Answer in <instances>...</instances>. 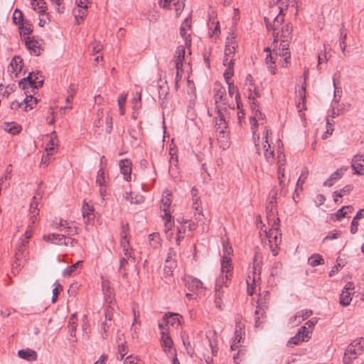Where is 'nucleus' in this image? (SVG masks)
<instances>
[{"label":"nucleus","mask_w":364,"mask_h":364,"mask_svg":"<svg viewBox=\"0 0 364 364\" xmlns=\"http://www.w3.org/2000/svg\"><path fill=\"white\" fill-rule=\"evenodd\" d=\"M28 241L26 239H21L17 245L15 252V262L12 264V271L14 273L18 272V267L25 264L28 256Z\"/></svg>","instance_id":"f257e3e1"},{"label":"nucleus","mask_w":364,"mask_h":364,"mask_svg":"<svg viewBox=\"0 0 364 364\" xmlns=\"http://www.w3.org/2000/svg\"><path fill=\"white\" fill-rule=\"evenodd\" d=\"M363 350L364 338H360L353 341L348 346L344 353L343 363L344 364H351L352 361L363 352Z\"/></svg>","instance_id":"f03ea898"},{"label":"nucleus","mask_w":364,"mask_h":364,"mask_svg":"<svg viewBox=\"0 0 364 364\" xmlns=\"http://www.w3.org/2000/svg\"><path fill=\"white\" fill-rule=\"evenodd\" d=\"M279 8V13L276 16H271L264 17V23L268 30L273 31L274 43H277L279 41V31L282 28L281 26L284 21V16L283 14L284 8Z\"/></svg>","instance_id":"7ed1b4c3"},{"label":"nucleus","mask_w":364,"mask_h":364,"mask_svg":"<svg viewBox=\"0 0 364 364\" xmlns=\"http://www.w3.org/2000/svg\"><path fill=\"white\" fill-rule=\"evenodd\" d=\"M226 281H224V277L222 276L219 279H217L215 284V304L217 308L222 310L223 306V300L226 299V294L224 290V287L227 288Z\"/></svg>","instance_id":"20e7f679"},{"label":"nucleus","mask_w":364,"mask_h":364,"mask_svg":"<svg viewBox=\"0 0 364 364\" xmlns=\"http://www.w3.org/2000/svg\"><path fill=\"white\" fill-rule=\"evenodd\" d=\"M183 280L185 287L191 291L197 292L204 289L202 282L193 276L186 275Z\"/></svg>","instance_id":"39448f33"},{"label":"nucleus","mask_w":364,"mask_h":364,"mask_svg":"<svg viewBox=\"0 0 364 364\" xmlns=\"http://www.w3.org/2000/svg\"><path fill=\"white\" fill-rule=\"evenodd\" d=\"M354 294V284L348 282L343 288L341 295L339 303L343 306H347L352 301V295Z\"/></svg>","instance_id":"423d86ee"},{"label":"nucleus","mask_w":364,"mask_h":364,"mask_svg":"<svg viewBox=\"0 0 364 364\" xmlns=\"http://www.w3.org/2000/svg\"><path fill=\"white\" fill-rule=\"evenodd\" d=\"M171 194L168 193L166 197L161 200V210L164 212V218L166 220L165 226L168 228H171V215L169 211V208L171 204Z\"/></svg>","instance_id":"0eeeda50"},{"label":"nucleus","mask_w":364,"mask_h":364,"mask_svg":"<svg viewBox=\"0 0 364 364\" xmlns=\"http://www.w3.org/2000/svg\"><path fill=\"white\" fill-rule=\"evenodd\" d=\"M264 117V114H262L259 109H257V110H255L253 112V116L251 117V118H250V120L253 122V124H252V127H251V129L252 130L253 139L255 140V147H256L257 153L258 154V155H260V152H259V145L257 144V141H256V136H257V140H259V136L256 134V128L258 126V124L257 122V119L261 120V119H263Z\"/></svg>","instance_id":"6e6552de"},{"label":"nucleus","mask_w":364,"mask_h":364,"mask_svg":"<svg viewBox=\"0 0 364 364\" xmlns=\"http://www.w3.org/2000/svg\"><path fill=\"white\" fill-rule=\"evenodd\" d=\"M33 75V72L29 73L27 77H24L19 82V87L22 90H26L28 88L38 89L41 87L43 84V80H41L38 82H33L32 81V75Z\"/></svg>","instance_id":"1a4fd4ad"},{"label":"nucleus","mask_w":364,"mask_h":364,"mask_svg":"<svg viewBox=\"0 0 364 364\" xmlns=\"http://www.w3.org/2000/svg\"><path fill=\"white\" fill-rule=\"evenodd\" d=\"M236 36L235 33H230L226 39V44L225 48V56H230L231 54H233L235 52L236 48H237V43L235 41Z\"/></svg>","instance_id":"9d476101"},{"label":"nucleus","mask_w":364,"mask_h":364,"mask_svg":"<svg viewBox=\"0 0 364 364\" xmlns=\"http://www.w3.org/2000/svg\"><path fill=\"white\" fill-rule=\"evenodd\" d=\"M24 41L26 48L30 50L31 53H33L35 55L41 54V48L38 41L28 36L25 37Z\"/></svg>","instance_id":"9b49d317"},{"label":"nucleus","mask_w":364,"mask_h":364,"mask_svg":"<svg viewBox=\"0 0 364 364\" xmlns=\"http://www.w3.org/2000/svg\"><path fill=\"white\" fill-rule=\"evenodd\" d=\"M313 312L311 310L303 309L296 313V314L290 318V323L292 325H298L303 321L310 317Z\"/></svg>","instance_id":"f8f14e48"},{"label":"nucleus","mask_w":364,"mask_h":364,"mask_svg":"<svg viewBox=\"0 0 364 364\" xmlns=\"http://www.w3.org/2000/svg\"><path fill=\"white\" fill-rule=\"evenodd\" d=\"M119 168L121 173L124 176V178L127 181H130L132 173V161L127 159L121 160L119 161Z\"/></svg>","instance_id":"ddd939ff"},{"label":"nucleus","mask_w":364,"mask_h":364,"mask_svg":"<svg viewBox=\"0 0 364 364\" xmlns=\"http://www.w3.org/2000/svg\"><path fill=\"white\" fill-rule=\"evenodd\" d=\"M293 26L291 23L282 26L279 31V40L281 41H290L292 38Z\"/></svg>","instance_id":"4468645a"},{"label":"nucleus","mask_w":364,"mask_h":364,"mask_svg":"<svg viewBox=\"0 0 364 364\" xmlns=\"http://www.w3.org/2000/svg\"><path fill=\"white\" fill-rule=\"evenodd\" d=\"M161 346L164 348L165 353H171V352L173 350L172 348L173 343L171 336H169L168 333L166 331L161 332Z\"/></svg>","instance_id":"2eb2a0df"},{"label":"nucleus","mask_w":364,"mask_h":364,"mask_svg":"<svg viewBox=\"0 0 364 364\" xmlns=\"http://www.w3.org/2000/svg\"><path fill=\"white\" fill-rule=\"evenodd\" d=\"M346 170L347 168H341L337 169L332 174H331L329 178L326 181H324L323 186L329 187L332 186L337 180L342 177Z\"/></svg>","instance_id":"dca6fc26"},{"label":"nucleus","mask_w":364,"mask_h":364,"mask_svg":"<svg viewBox=\"0 0 364 364\" xmlns=\"http://www.w3.org/2000/svg\"><path fill=\"white\" fill-rule=\"evenodd\" d=\"M215 95L214 99L215 101V104L218 105V103H222L223 105H226V90L224 87L220 85H217L215 87Z\"/></svg>","instance_id":"f3484780"},{"label":"nucleus","mask_w":364,"mask_h":364,"mask_svg":"<svg viewBox=\"0 0 364 364\" xmlns=\"http://www.w3.org/2000/svg\"><path fill=\"white\" fill-rule=\"evenodd\" d=\"M231 268V258H225L223 257L221 270L223 272L222 276L224 277V281L228 282L230 279V277L231 276V274L230 273Z\"/></svg>","instance_id":"a211bd4d"},{"label":"nucleus","mask_w":364,"mask_h":364,"mask_svg":"<svg viewBox=\"0 0 364 364\" xmlns=\"http://www.w3.org/2000/svg\"><path fill=\"white\" fill-rule=\"evenodd\" d=\"M18 355L24 360H26L28 361H34L37 360L38 355L37 353L31 350L30 348L26 349H22L18 350Z\"/></svg>","instance_id":"6ab92c4d"},{"label":"nucleus","mask_w":364,"mask_h":364,"mask_svg":"<svg viewBox=\"0 0 364 364\" xmlns=\"http://www.w3.org/2000/svg\"><path fill=\"white\" fill-rule=\"evenodd\" d=\"M278 229H279V225L278 224V223L277 221H274L273 224H272V228L269 230V231L268 232H267L265 231L266 235L269 238V247H270L271 252H272V255L274 256H276L278 254L277 247H276V245H273V241L272 240L271 237H272V235L273 234V230H277Z\"/></svg>","instance_id":"aec40b11"},{"label":"nucleus","mask_w":364,"mask_h":364,"mask_svg":"<svg viewBox=\"0 0 364 364\" xmlns=\"http://www.w3.org/2000/svg\"><path fill=\"white\" fill-rule=\"evenodd\" d=\"M206 337L208 339L209 346L213 356L217 355L218 350V341L216 339V332L215 331L207 333Z\"/></svg>","instance_id":"412c9836"},{"label":"nucleus","mask_w":364,"mask_h":364,"mask_svg":"<svg viewBox=\"0 0 364 364\" xmlns=\"http://www.w3.org/2000/svg\"><path fill=\"white\" fill-rule=\"evenodd\" d=\"M124 198L132 204H141L144 201V197L142 195L134 192L125 193Z\"/></svg>","instance_id":"4be33fe9"},{"label":"nucleus","mask_w":364,"mask_h":364,"mask_svg":"<svg viewBox=\"0 0 364 364\" xmlns=\"http://www.w3.org/2000/svg\"><path fill=\"white\" fill-rule=\"evenodd\" d=\"M275 210H276V205L267 203L266 206V211H267V219L269 221V224L272 226V224H273L274 221H277L278 224L279 225V219L277 218L275 219Z\"/></svg>","instance_id":"5701e85b"},{"label":"nucleus","mask_w":364,"mask_h":364,"mask_svg":"<svg viewBox=\"0 0 364 364\" xmlns=\"http://www.w3.org/2000/svg\"><path fill=\"white\" fill-rule=\"evenodd\" d=\"M64 237V235L52 233L48 235H43V238L44 240L50 242L53 244L58 245H63V241Z\"/></svg>","instance_id":"b1692460"},{"label":"nucleus","mask_w":364,"mask_h":364,"mask_svg":"<svg viewBox=\"0 0 364 364\" xmlns=\"http://www.w3.org/2000/svg\"><path fill=\"white\" fill-rule=\"evenodd\" d=\"M94 208L92 205H90L85 200L83 202L82 207V213L83 218L85 219L87 218V222H89L90 220H92L94 218Z\"/></svg>","instance_id":"393cba45"},{"label":"nucleus","mask_w":364,"mask_h":364,"mask_svg":"<svg viewBox=\"0 0 364 364\" xmlns=\"http://www.w3.org/2000/svg\"><path fill=\"white\" fill-rule=\"evenodd\" d=\"M191 21L189 17H187L183 22L181 24V28H180V33L181 36L185 38L186 43L187 44L188 42L191 43V40L188 39L189 36H187V31L191 28Z\"/></svg>","instance_id":"a878e982"},{"label":"nucleus","mask_w":364,"mask_h":364,"mask_svg":"<svg viewBox=\"0 0 364 364\" xmlns=\"http://www.w3.org/2000/svg\"><path fill=\"white\" fill-rule=\"evenodd\" d=\"M180 318H182V316L178 314L168 313L164 316L163 320L166 322V326L168 324L173 326L176 322L180 324Z\"/></svg>","instance_id":"bb28decb"},{"label":"nucleus","mask_w":364,"mask_h":364,"mask_svg":"<svg viewBox=\"0 0 364 364\" xmlns=\"http://www.w3.org/2000/svg\"><path fill=\"white\" fill-rule=\"evenodd\" d=\"M37 208V196H34L30 205V213L31 214L30 220L33 224L36 223L37 220V215H38V210Z\"/></svg>","instance_id":"cd10ccee"},{"label":"nucleus","mask_w":364,"mask_h":364,"mask_svg":"<svg viewBox=\"0 0 364 364\" xmlns=\"http://www.w3.org/2000/svg\"><path fill=\"white\" fill-rule=\"evenodd\" d=\"M58 137L56 132L53 131L50 134L49 141L46 144V150L48 152V155H51L53 151L55 150V146L57 145Z\"/></svg>","instance_id":"c85d7f7f"},{"label":"nucleus","mask_w":364,"mask_h":364,"mask_svg":"<svg viewBox=\"0 0 364 364\" xmlns=\"http://www.w3.org/2000/svg\"><path fill=\"white\" fill-rule=\"evenodd\" d=\"M77 318L76 314H73L70 316L68 321V329H69V333L71 337L75 336L76 333V327H77Z\"/></svg>","instance_id":"c756f323"},{"label":"nucleus","mask_w":364,"mask_h":364,"mask_svg":"<svg viewBox=\"0 0 364 364\" xmlns=\"http://www.w3.org/2000/svg\"><path fill=\"white\" fill-rule=\"evenodd\" d=\"M23 60L19 56H14L10 63V66L13 69V71L17 75L18 72H21L22 70Z\"/></svg>","instance_id":"7c9ffc66"},{"label":"nucleus","mask_w":364,"mask_h":364,"mask_svg":"<svg viewBox=\"0 0 364 364\" xmlns=\"http://www.w3.org/2000/svg\"><path fill=\"white\" fill-rule=\"evenodd\" d=\"M96 183L101 186V188H100V192L101 195H103V193L105 192V189L102 188V186L105 183V171L103 170V168H100L98 171L96 178Z\"/></svg>","instance_id":"2f4dec72"},{"label":"nucleus","mask_w":364,"mask_h":364,"mask_svg":"<svg viewBox=\"0 0 364 364\" xmlns=\"http://www.w3.org/2000/svg\"><path fill=\"white\" fill-rule=\"evenodd\" d=\"M19 29L21 30V35L25 36L33 31V26L30 21L26 19L24 22L20 24Z\"/></svg>","instance_id":"473e14b6"},{"label":"nucleus","mask_w":364,"mask_h":364,"mask_svg":"<svg viewBox=\"0 0 364 364\" xmlns=\"http://www.w3.org/2000/svg\"><path fill=\"white\" fill-rule=\"evenodd\" d=\"M149 244L153 248H158L161 245V238L158 232H153L149 235Z\"/></svg>","instance_id":"72a5a7b5"},{"label":"nucleus","mask_w":364,"mask_h":364,"mask_svg":"<svg viewBox=\"0 0 364 364\" xmlns=\"http://www.w3.org/2000/svg\"><path fill=\"white\" fill-rule=\"evenodd\" d=\"M353 189V186L350 184H348L345 186L343 188L339 191H334L333 193V196L336 197H343L346 195L349 194L352 190Z\"/></svg>","instance_id":"f704fd0d"},{"label":"nucleus","mask_w":364,"mask_h":364,"mask_svg":"<svg viewBox=\"0 0 364 364\" xmlns=\"http://www.w3.org/2000/svg\"><path fill=\"white\" fill-rule=\"evenodd\" d=\"M233 66H234V60L232 58H231L228 63V68L224 73V77L227 82H230L231 77L234 75Z\"/></svg>","instance_id":"c9c22d12"},{"label":"nucleus","mask_w":364,"mask_h":364,"mask_svg":"<svg viewBox=\"0 0 364 364\" xmlns=\"http://www.w3.org/2000/svg\"><path fill=\"white\" fill-rule=\"evenodd\" d=\"M308 262L311 266L316 267L319 264H323L324 259L322 258V257L320 255L314 254L309 258Z\"/></svg>","instance_id":"e433bc0d"},{"label":"nucleus","mask_w":364,"mask_h":364,"mask_svg":"<svg viewBox=\"0 0 364 364\" xmlns=\"http://www.w3.org/2000/svg\"><path fill=\"white\" fill-rule=\"evenodd\" d=\"M262 255L259 252H255L254 259H253V265L252 270H257L259 272H262Z\"/></svg>","instance_id":"4c0bfd02"},{"label":"nucleus","mask_w":364,"mask_h":364,"mask_svg":"<svg viewBox=\"0 0 364 364\" xmlns=\"http://www.w3.org/2000/svg\"><path fill=\"white\" fill-rule=\"evenodd\" d=\"M168 87L166 86H159V99L161 100V105L162 107H166V96L168 95Z\"/></svg>","instance_id":"58836bf2"},{"label":"nucleus","mask_w":364,"mask_h":364,"mask_svg":"<svg viewBox=\"0 0 364 364\" xmlns=\"http://www.w3.org/2000/svg\"><path fill=\"white\" fill-rule=\"evenodd\" d=\"M351 168L353 170V173L357 175L364 174V165L360 162L352 160Z\"/></svg>","instance_id":"ea45409f"},{"label":"nucleus","mask_w":364,"mask_h":364,"mask_svg":"<svg viewBox=\"0 0 364 364\" xmlns=\"http://www.w3.org/2000/svg\"><path fill=\"white\" fill-rule=\"evenodd\" d=\"M26 19L24 18L23 13L18 9H16L13 14V21L16 24H21Z\"/></svg>","instance_id":"a19ab883"},{"label":"nucleus","mask_w":364,"mask_h":364,"mask_svg":"<svg viewBox=\"0 0 364 364\" xmlns=\"http://www.w3.org/2000/svg\"><path fill=\"white\" fill-rule=\"evenodd\" d=\"M223 257L230 258L233 253L232 248L228 241L223 242Z\"/></svg>","instance_id":"79ce46f5"},{"label":"nucleus","mask_w":364,"mask_h":364,"mask_svg":"<svg viewBox=\"0 0 364 364\" xmlns=\"http://www.w3.org/2000/svg\"><path fill=\"white\" fill-rule=\"evenodd\" d=\"M282 264L280 262H275L271 268L270 276H279L282 272Z\"/></svg>","instance_id":"37998d69"},{"label":"nucleus","mask_w":364,"mask_h":364,"mask_svg":"<svg viewBox=\"0 0 364 364\" xmlns=\"http://www.w3.org/2000/svg\"><path fill=\"white\" fill-rule=\"evenodd\" d=\"M345 209H350V213L353 210V208L351 205H346L338 209L335 214L336 220H340L342 218H344L347 215V211H345Z\"/></svg>","instance_id":"c03bdc74"},{"label":"nucleus","mask_w":364,"mask_h":364,"mask_svg":"<svg viewBox=\"0 0 364 364\" xmlns=\"http://www.w3.org/2000/svg\"><path fill=\"white\" fill-rule=\"evenodd\" d=\"M4 129L9 133L16 134L20 132L21 127L17 124H11L9 123L5 124Z\"/></svg>","instance_id":"a18cd8bd"},{"label":"nucleus","mask_w":364,"mask_h":364,"mask_svg":"<svg viewBox=\"0 0 364 364\" xmlns=\"http://www.w3.org/2000/svg\"><path fill=\"white\" fill-rule=\"evenodd\" d=\"M54 285L55 287L53 289V296L51 299L52 303L56 302L60 292L63 291V286L60 283L55 282Z\"/></svg>","instance_id":"49530a36"},{"label":"nucleus","mask_w":364,"mask_h":364,"mask_svg":"<svg viewBox=\"0 0 364 364\" xmlns=\"http://www.w3.org/2000/svg\"><path fill=\"white\" fill-rule=\"evenodd\" d=\"M297 333H299V335L301 336L302 341H304L306 338L308 339V338H311L310 334L311 333V332L309 330V328L306 327V326L300 327L299 328Z\"/></svg>","instance_id":"de8ad7c7"},{"label":"nucleus","mask_w":364,"mask_h":364,"mask_svg":"<svg viewBox=\"0 0 364 364\" xmlns=\"http://www.w3.org/2000/svg\"><path fill=\"white\" fill-rule=\"evenodd\" d=\"M81 262H82L81 261H77L74 264L65 268V270L63 271V274L65 276H71L73 273H75L77 271V269L78 268V267Z\"/></svg>","instance_id":"09e8293b"},{"label":"nucleus","mask_w":364,"mask_h":364,"mask_svg":"<svg viewBox=\"0 0 364 364\" xmlns=\"http://www.w3.org/2000/svg\"><path fill=\"white\" fill-rule=\"evenodd\" d=\"M127 353L126 345L124 343L119 344L117 348V359L119 360H123Z\"/></svg>","instance_id":"8fccbe9b"},{"label":"nucleus","mask_w":364,"mask_h":364,"mask_svg":"<svg viewBox=\"0 0 364 364\" xmlns=\"http://www.w3.org/2000/svg\"><path fill=\"white\" fill-rule=\"evenodd\" d=\"M186 48L183 46H179L177 47L176 50L175 52L174 58L176 60H181L183 61L185 58Z\"/></svg>","instance_id":"3c124183"},{"label":"nucleus","mask_w":364,"mask_h":364,"mask_svg":"<svg viewBox=\"0 0 364 364\" xmlns=\"http://www.w3.org/2000/svg\"><path fill=\"white\" fill-rule=\"evenodd\" d=\"M260 274L261 272L252 270V275L248 276V279L247 280V284H250V280H252V283L255 284L257 282H259L260 280Z\"/></svg>","instance_id":"603ef678"},{"label":"nucleus","mask_w":364,"mask_h":364,"mask_svg":"<svg viewBox=\"0 0 364 364\" xmlns=\"http://www.w3.org/2000/svg\"><path fill=\"white\" fill-rule=\"evenodd\" d=\"M176 257V253L173 247H170L168 249V257L166 259V264L172 262V264H171L170 268L172 267V264H175Z\"/></svg>","instance_id":"864d4df0"},{"label":"nucleus","mask_w":364,"mask_h":364,"mask_svg":"<svg viewBox=\"0 0 364 364\" xmlns=\"http://www.w3.org/2000/svg\"><path fill=\"white\" fill-rule=\"evenodd\" d=\"M26 104L25 109L27 107H30V109H33V105H36L38 102V100L36 97H33L32 95L26 96V97L23 100Z\"/></svg>","instance_id":"5fc2aeb1"},{"label":"nucleus","mask_w":364,"mask_h":364,"mask_svg":"<svg viewBox=\"0 0 364 364\" xmlns=\"http://www.w3.org/2000/svg\"><path fill=\"white\" fill-rule=\"evenodd\" d=\"M33 9L38 11L39 14H43L46 11V3L43 0H38L36 2L35 6H33Z\"/></svg>","instance_id":"6e6d98bb"},{"label":"nucleus","mask_w":364,"mask_h":364,"mask_svg":"<svg viewBox=\"0 0 364 364\" xmlns=\"http://www.w3.org/2000/svg\"><path fill=\"white\" fill-rule=\"evenodd\" d=\"M228 85V92L229 95L232 97L235 92H236L235 95V100L237 101L240 98V93L237 90V87L234 86V84L232 82H227Z\"/></svg>","instance_id":"4d7b16f0"},{"label":"nucleus","mask_w":364,"mask_h":364,"mask_svg":"<svg viewBox=\"0 0 364 364\" xmlns=\"http://www.w3.org/2000/svg\"><path fill=\"white\" fill-rule=\"evenodd\" d=\"M178 232H177V236H176V245H180L181 244V241L183 239L184 237V234L186 232V227L185 226H181V227H178Z\"/></svg>","instance_id":"13d9d810"},{"label":"nucleus","mask_w":364,"mask_h":364,"mask_svg":"<svg viewBox=\"0 0 364 364\" xmlns=\"http://www.w3.org/2000/svg\"><path fill=\"white\" fill-rule=\"evenodd\" d=\"M182 341H183V343L184 346L186 347L187 353L189 355H191V356H192L193 354L194 353V349L192 347V346L191 345L190 341H188V336H186V337L182 336Z\"/></svg>","instance_id":"bf43d9fd"},{"label":"nucleus","mask_w":364,"mask_h":364,"mask_svg":"<svg viewBox=\"0 0 364 364\" xmlns=\"http://www.w3.org/2000/svg\"><path fill=\"white\" fill-rule=\"evenodd\" d=\"M242 339V329L240 328L239 331L236 330L235 333V340L234 343L231 346L232 350H235L237 348V343L240 342Z\"/></svg>","instance_id":"052dcab7"},{"label":"nucleus","mask_w":364,"mask_h":364,"mask_svg":"<svg viewBox=\"0 0 364 364\" xmlns=\"http://www.w3.org/2000/svg\"><path fill=\"white\" fill-rule=\"evenodd\" d=\"M301 341V337L299 333H296L294 336L290 338L287 343V346L293 347L294 346L298 345Z\"/></svg>","instance_id":"680f3d73"},{"label":"nucleus","mask_w":364,"mask_h":364,"mask_svg":"<svg viewBox=\"0 0 364 364\" xmlns=\"http://www.w3.org/2000/svg\"><path fill=\"white\" fill-rule=\"evenodd\" d=\"M176 2V0H159V5L164 9H171V6Z\"/></svg>","instance_id":"e2e57ef3"},{"label":"nucleus","mask_w":364,"mask_h":364,"mask_svg":"<svg viewBox=\"0 0 364 364\" xmlns=\"http://www.w3.org/2000/svg\"><path fill=\"white\" fill-rule=\"evenodd\" d=\"M278 231L279 229L277 230H273V234L272 235L271 237L272 240L273 241V245H276V247H277L282 241L281 233H279Z\"/></svg>","instance_id":"0e129e2a"},{"label":"nucleus","mask_w":364,"mask_h":364,"mask_svg":"<svg viewBox=\"0 0 364 364\" xmlns=\"http://www.w3.org/2000/svg\"><path fill=\"white\" fill-rule=\"evenodd\" d=\"M127 263V260L125 258L122 257L120 259L119 272L122 273L123 277H125L127 275V272L125 268Z\"/></svg>","instance_id":"69168bd1"},{"label":"nucleus","mask_w":364,"mask_h":364,"mask_svg":"<svg viewBox=\"0 0 364 364\" xmlns=\"http://www.w3.org/2000/svg\"><path fill=\"white\" fill-rule=\"evenodd\" d=\"M173 6L175 7L176 16H178L184 9L185 4L183 1L176 0V2H174Z\"/></svg>","instance_id":"338daca9"},{"label":"nucleus","mask_w":364,"mask_h":364,"mask_svg":"<svg viewBox=\"0 0 364 364\" xmlns=\"http://www.w3.org/2000/svg\"><path fill=\"white\" fill-rule=\"evenodd\" d=\"M124 363V364H141L140 362V360H139L136 357H133L132 355L127 356L125 358Z\"/></svg>","instance_id":"774afa93"}]
</instances>
